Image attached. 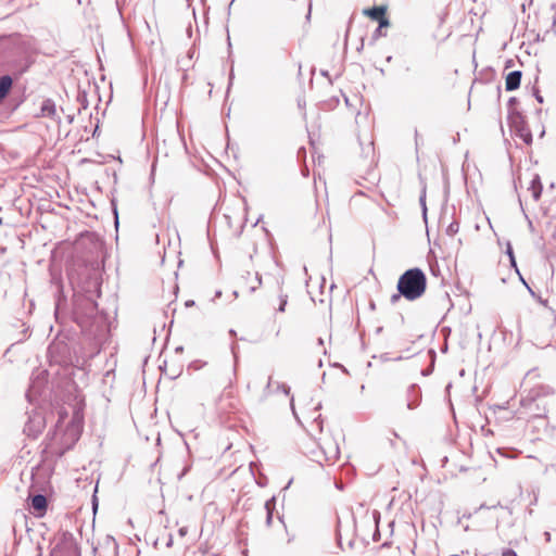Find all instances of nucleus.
<instances>
[{
  "label": "nucleus",
  "mask_w": 556,
  "mask_h": 556,
  "mask_svg": "<svg viewBox=\"0 0 556 556\" xmlns=\"http://www.w3.org/2000/svg\"><path fill=\"white\" fill-rule=\"evenodd\" d=\"M58 421L51 434V440L55 442L61 450H67L79 439L83 419L76 412L68 421V414L64 408L58 410Z\"/></svg>",
  "instance_id": "f257e3e1"
},
{
  "label": "nucleus",
  "mask_w": 556,
  "mask_h": 556,
  "mask_svg": "<svg viewBox=\"0 0 556 556\" xmlns=\"http://www.w3.org/2000/svg\"><path fill=\"white\" fill-rule=\"evenodd\" d=\"M427 278L424 271L419 268H412L406 270L397 281V294L391 296V302L396 303L401 296L408 301L419 299L426 291Z\"/></svg>",
  "instance_id": "f03ea898"
},
{
  "label": "nucleus",
  "mask_w": 556,
  "mask_h": 556,
  "mask_svg": "<svg viewBox=\"0 0 556 556\" xmlns=\"http://www.w3.org/2000/svg\"><path fill=\"white\" fill-rule=\"evenodd\" d=\"M363 14L365 16L369 17L370 20L378 22L379 26L375 31L376 38L384 37L387 35L383 29L390 26V21L387 16V7L386 5H379V7L364 9Z\"/></svg>",
  "instance_id": "7ed1b4c3"
},
{
  "label": "nucleus",
  "mask_w": 556,
  "mask_h": 556,
  "mask_svg": "<svg viewBox=\"0 0 556 556\" xmlns=\"http://www.w3.org/2000/svg\"><path fill=\"white\" fill-rule=\"evenodd\" d=\"M46 427V418L42 413L33 410L28 413V419L24 426V433L33 439H36Z\"/></svg>",
  "instance_id": "20e7f679"
},
{
  "label": "nucleus",
  "mask_w": 556,
  "mask_h": 556,
  "mask_svg": "<svg viewBox=\"0 0 556 556\" xmlns=\"http://www.w3.org/2000/svg\"><path fill=\"white\" fill-rule=\"evenodd\" d=\"M320 448L325 455V459L328 463H334L339 458V447L338 445L329 440L324 445H320Z\"/></svg>",
  "instance_id": "39448f33"
},
{
  "label": "nucleus",
  "mask_w": 556,
  "mask_h": 556,
  "mask_svg": "<svg viewBox=\"0 0 556 556\" xmlns=\"http://www.w3.org/2000/svg\"><path fill=\"white\" fill-rule=\"evenodd\" d=\"M522 73L514 71L507 74L505 78V88L507 91H514L520 87Z\"/></svg>",
  "instance_id": "423d86ee"
},
{
  "label": "nucleus",
  "mask_w": 556,
  "mask_h": 556,
  "mask_svg": "<svg viewBox=\"0 0 556 556\" xmlns=\"http://www.w3.org/2000/svg\"><path fill=\"white\" fill-rule=\"evenodd\" d=\"M419 397V389L417 386L412 384L407 389V408L413 409L417 406V400Z\"/></svg>",
  "instance_id": "0eeeda50"
},
{
  "label": "nucleus",
  "mask_w": 556,
  "mask_h": 556,
  "mask_svg": "<svg viewBox=\"0 0 556 556\" xmlns=\"http://www.w3.org/2000/svg\"><path fill=\"white\" fill-rule=\"evenodd\" d=\"M31 507L38 513V515H42V513L47 508V498L41 494H37L31 497Z\"/></svg>",
  "instance_id": "6e6552de"
},
{
  "label": "nucleus",
  "mask_w": 556,
  "mask_h": 556,
  "mask_svg": "<svg viewBox=\"0 0 556 556\" xmlns=\"http://www.w3.org/2000/svg\"><path fill=\"white\" fill-rule=\"evenodd\" d=\"M13 80L9 75L0 78V101L3 100L12 88Z\"/></svg>",
  "instance_id": "1a4fd4ad"
},
{
  "label": "nucleus",
  "mask_w": 556,
  "mask_h": 556,
  "mask_svg": "<svg viewBox=\"0 0 556 556\" xmlns=\"http://www.w3.org/2000/svg\"><path fill=\"white\" fill-rule=\"evenodd\" d=\"M542 184L539 175H535L530 184L529 190L532 192V197L535 201H538L542 193Z\"/></svg>",
  "instance_id": "9d476101"
},
{
  "label": "nucleus",
  "mask_w": 556,
  "mask_h": 556,
  "mask_svg": "<svg viewBox=\"0 0 556 556\" xmlns=\"http://www.w3.org/2000/svg\"><path fill=\"white\" fill-rule=\"evenodd\" d=\"M41 113H42L43 116H52V115H54L55 114L54 104L50 100L45 101L42 106H41Z\"/></svg>",
  "instance_id": "9b49d317"
},
{
  "label": "nucleus",
  "mask_w": 556,
  "mask_h": 556,
  "mask_svg": "<svg viewBox=\"0 0 556 556\" xmlns=\"http://www.w3.org/2000/svg\"><path fill=\"white\" fill-rule=\"evenodd\" d=\"M275 508V497H271L270 500L266 501L265 503V509L267 511V525L269 526L273 518V509Z\"/></svg>",
  "instance_id": "f8f14e48"
},
{
  "label": "nucleus",
  "mask_w": 556,
  "mask_h": 556,
  "mask_svg": "<svg viewBox=\"0 0 556 556\" xmlns=\"http://www.w3.org/2000/svg\"><path fill=\"white\" fill-rule=\"evenodd\" d=\"M254 281L255 283L250 287L251 291H255L262 283V278L258 273H255Z\"/></svg>",
  "instance_id": "ddd939ff"
},
{
  "label": "nucleus",
  "mask_w": 556,
  "mask_h": 556,
  "mask_svg": "<svg viewBox=\"0 0 556 556\" xmlns=\"http://www.w3.org/2000/svg\"><path fill=\"white\" fill-rule=\"evenodd\" d=\"M313 425L316 427V429L321 432L323 431V419L321 416L318 415L314 418Z\"/></svg>",
  "instance_id": "4468645a"
},
{
  "label": "nucleus",
  "mask_w": 556,
  "mask_h": 556,
  "mask_svg": "<svg viewBox=\"0 0 556 556\" xmlns=\"http://www.w3.org/2000/svg\"><path fill=\"white\" fill-rule=\"evenodd\" d=\"M458 231V224L456 223H452L447 229H446V232L450 235V236H454L455 233H457Z\"/></svg>",
  "instance_id": "2eb2a0df"
},
{
  "label": "nucleus",
  "mask_w": 556,
  "mask_h": 556,
  "mask_svg": "<svg viewBox=\"0 0 556 556\" xmlns=\"http://www.w3.org/2000/svg\"><path fill=\"white\" fill-rule=\"evenodd\" d=\"M277 390H281L286 395L290 393V388L285 383H277Z\"/></svg>",
  "instance_id": "dca6fc26"
},
{
  "label": "nucleus",
  "mask_w": 556,
  "mask_h": 556,
  "mask_svg": "<svg viewBox=\"0 0 556 556\" xmlns=\"http://www.w3.org/2000/svg\"><path fill=\"white\" fill-rule=\"evenodd\" d=\"M287 304V296H281L280 298V304H279V307H278V311L279 312H285V306Z\"/></svg>",
  "instance_id": "f3484780"
},
{
  "label": "nucleus",
  "mask_w": 556,
  "mask_h": 556,
  "mask_svg": "<svg viewBox=\"0 0 556 556\" xmlns=\"http://www.w3.org/2000/svg\"><path fill=\"white\" fill-rule=\"evenodd\" d=\"M502 556H518V555L514 549L506 548L503 551Z\"/></svg>",
  "instance_id": "a211bd4d"
},
{
  "label": "nucleus",
  "mask_w": 556,
  "mask_h": 556,
  "mask_svg": "<svg viewBox=\"0 0 556 556\" xmlns=\"http://www.w3.org/2000/svg\"><path fill=\"white\" fill-rule=\"evenodd\" d=\"M509 262H510V265L516 269V273H517L519 276H521V275H520V273H519V270H518L517 264H516V258H515V257H514V258H510V260H509ZM520 278H522V277H520ZM521 280H522V282L527 286L526 281H525L523 279H521Z\"/></svg>",
  "instance_id": "6ab92c4d"
},
{
  "label": "nucleus",
  "mask_w": 556,
  "mask_h": 556,
  "mask_svg": "<svg viewBox=\"0 0 556 556\" xmlns=\"http://www.w3.org/2000/svg\"><path fill=\"white\" fill-rule=\"evenodd\" d=\"M506 254L508 255L509 260L515 257L511 244L509 242L507 243Z\"/></svg>",
  "instance_id": "aec40b11"
},
{
  "label": "nucleus",
  "mask_w": 556,
  "mask_h": 556,
  "mask_svg": "<svg viewBox=\"0 0 556 556\" xmlns=\"http://www.w3.org/2000/svg\"><path fill=\"white\" fill-rule=\"evenodd\" d=\"M271 387H273V380H271V378H269L267 386H266V390H269Z\"/></svg>",
  "instance_id": "412c9836"
},
{
  "label": "nucleus",
  "mask_w": 556,
  "mask_h": 556,
  "mask_svg": "<svg viewBox=\"0 0 556 556\" xmlns=\"http://www.w3.org/2000/svg\"><path fill=\"white\" fill-rule=\"evenodd\" d=\"M186 533H187V529H186V528H181V529H179V534H180L181 536L186 535Z\"/></svg>",
  "instance_id": "4be33fe9"
},
{
  "label": "nucleus",
  "mask_w": 556,
  "mask_h": 556,
  "mask_svg": "<svg viewBox=\"0 0 556 556\" xmlns=\"http://www.w3.org/2000/svg\"><path fill=\"white\" fill-rule=\"evenodd\" d=\"M181 142H182L184 149L186 150V152H188V151H189V148H188V146H187V141H181Z\"/></svg>",
  "instance_id": "5701e85b"
},
{
  "label": "nucleus",
  "mask_w": 556,
  "mask_h": 556,
  "mask_svg": "<svg viewBox=\"0 0 556 556\" xmlns=\"http://www.w3.org/2000/svg\"><path fill=\"white\" fill-rule=\"evenodd\" d=\"M112 157H113L112 155H104L103 162L105 163L108 161V159H112Z\"/></svg>",
  "instance_id": "b1692460"
},
{
  "label": "nucleus",
  "mask_w": 556,
  "mask_h": 556,
  "mask_svg": "<svg viewBox=\"0 0 556 556\" xmlns=\"http://www.w3.org/2000/svg\"><path fill=\"white\" fill-rule=\"evenodd\" d=\"M27 397L31 401V390L27 392Z\"/></svg>",
  "instance_id": "393cba45"
},
{
  "label": "nucleus",
  "mask_w": 556,
  "mask_h": 556,
  "mask_svg": "<svg viewBox=\"0 0 556 556\" xmlns=\"http://www.w3.org/2000/svg\"><path fill=\"white\" fill-rule=\"evenodd\" d=\"M320 407H321V404H320V403H318V404H317V406L315 407V410H319V409H320Z\"/></svg>",
  "instance_id": "a878e982"
},
{
  "label": "nucleus",
  "mask_w": 556,
  "mask_h": 556,
  "mask_svg": "<svg viewBox=\"0 0 556 556\" xmlns=\"http://www.w3.org/2000/svg\"><path fill=\"white\" fill-rule=\"evenodd\" d=\"M229 146H230V140H227V141H226V148L228 149V148H229Z\"/></svg>",
  "instance_id": "bb28decb"
},
{
  "label": "nucleus",
  "mask_w": 556,
  "mask_h": 556,
  "mask_svg": "<svg viewBox=\"0 0 556 556\" xmlns=\"http://www.w3.org/2000/svg\"><path fill=\"white\" fill-rule=\"evenodd\" d=\"M313 149H315V141H309Z\"/></svg>",
  "instance_id": "cd10ccee"
},
{
  "label": "nucleus",
  "mask_w": 556,
  "mask_h": 556,
  "mask_svg": "<svg viewBox=\"0 0 556 556\" xmlns=\"http://www.w3.org/2000/svg\"><path fill=\"white\" fill-rule=\"evenodd\" d=\"M293 397L290 399V404H291V407L293 408Z\"/></svg>",
  "instance_id": "c85d7f7f"
},
{
  "label": "nucleus",
  "mask_w": 556,
  "mask_h": 556,
  "mask_svg": "<svg viewBox=\"0 0 556 556\" xmlns=\"http://www.w3.org/2000/svg\"><path fill=\"white\" fill-rule=\"evenodd\" d=\"M369 147L374 148V141H369Z\"/></svg>",
  "instance_id": "c756f323"
}]
</instances>
